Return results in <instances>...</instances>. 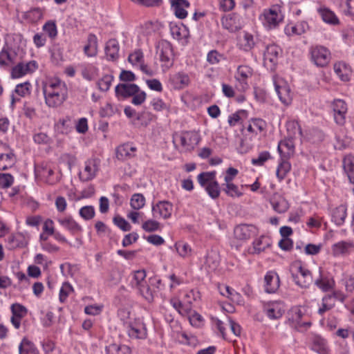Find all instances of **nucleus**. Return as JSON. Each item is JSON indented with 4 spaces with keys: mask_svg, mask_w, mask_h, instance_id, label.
I'll return each instance as SVG.
<instances>
[{
    "mask_svg": "<svg viewBox=\"0 0 354 354\" xmlns=\"http://www.w3.org/2000/svg\"><path fill=\"white\" fill-rule=\"evenodd\" d=\"M188 317L190 324L196 328H200L203 325L204 319L199 313L192 309V313L185 315Z\"/></svg>",
    "mask_w": 354,
    "mask_h": 354,
    "instance_id": "60",
    "label": "nucleus"
},
{
    "mask_svg": "<svg viewBox=\"0 0 354 354\" xmlns=\"http://www.w3.org/2000/svg\"><path fill=\"white\" fill-rule=\"evenodd\" d=\"M292 139H285L278 144L277 150L281 158H288L293 154L295 145Z\"/></svg>",
    "mask_w": 354,
    "mask_h": 354,
    "instance_id": "35",
    "label": "nucleus"
},
{
    "mask_svg": "<svg viewBox=\"0 0 354 354\" xmlns=\"http://www.w3.org/2000/svg\"><path fill=\"white\" fill-rule=\"evenodd\" d=\"M319 15L322 19L330 25H337L339 21L335 14L326 8H321L318 10Z\"/></svg>",
    "mask_w": 354,
    "mask_h": 354,
    "instance_id": "45",
    "label": "nucleus"
},
{
    "mask_svg": "<svg viewBox=\"0 0 354 354\" xmlns=\"http://www.w3.org/2000/svg\"><path fill=\"white\" fill-rule=\"evenodd\" d=\"M42 92L45 104L49 108L62 106L68 98L67 85L58 77H50L44 81Z\"/></svg>",
    "mask_w": 354,
    "mask_h": 354,
    "instance_id": "1",
    "label": "nucleus"
},
{
    "mask_svg": "<svg viewBox=\"0 0 354 354\" xmlns=\"http://www.w3.org/2000/svg\"><path fill=\"white\" fill-rule=\"evenodd\" d=\"M149 105L156 112L167 111L169 109V106L159 97H153L149 102Z\"/></svg>",
    "mask_w": 354,
    "mask_h": 354,
    "instance_id": "57",
    "label": "nucleus"
},
{
    "mask_svg": "<svg viewBox=\"0 0 354 354\" xmlns=\"http://www.w3.org/2000/svg\"><path fill=\"white\" fill-rule=\"evenodd\" d=\"M216 171L201 172L197 176V181L203 188H205L216 181Z\"/></svg>",
    "mask_w": 354,
    "mask_h": 354,
    "instance_id": "44",
    "label": "nucleus"
},
{
    "mask_svg": "<svg viewBox=\"0 0 354 354\" xmlns=\"http://www.w3.org/2000/svg\"><path fill=\"white\" fill-rule=\"evenodd\" d=\"M136 147L131 142H127L118 146L116 149V157L119 160H127L136 156Z\"/></svg>",
    "mask_w": 354,
    "mask_h": 354,
    "instance_id": "27",
    "label": "nucleus"
},
{
    "mask_svg": "<svg viewBox=\"0 0 354 354\" xmlns=\"http://www.w3.org/2000/svg\"><path fill=\"white\" fill-rule=\"evenodd\" d=\"M264 288L268 293H274L280 286L279 277L274 271H268L264 277Z\"/></svg>",
    "mask_w": 354,
    "mask_h": 354,
    "instance_id": "26",
    "label": "nucleus"
},
{
    "mask_svg": "<svg viewBox=\"0 0 354 354\" xmlns=\"http://www.w3.org/2000/svg\"><path fill=\"white\" fill-rule=\"evenodd\" d=\"M253 70L251 67L248 65H241L237 68L235 78L236 80L243 84V88H246L248 87V80L252 76Z\"/></svg>",
    "mask_w": 354,
    "mask_h": 354,
    "instance_id": "31",
    "label": "nucleus"
},
{
    "mask_svg": "<svg viewBox=\"0 0 354 354\" xmlns=\"http://www.w3.org/2000/svg\"><path fill=\"white\" fill-rule=\"evenodd\" d=\"M258 233L259 229L253 225L241 224L234 230V238L241 241H246Z\"/></svg>",
    "mask_w": 354,
    "mask_h": 354,
    "instance_id": "16",
    "label": "nucleus"
},
{
    "mask_svg": "<svg viewBox=\"0 0 354 354\" xmlns=\"http://www.w3.org/2000/svg\"><path fill=\"white\" fill-rule=\"evenodd\" d=\"M113 75L111 74L104 75L101 79L98 80L97 82V85L98 88L101 91H107L112 84L113 80Z\"/></svg>",
    "mask_w": 354,
    "mask_h": 354,
    "instance_id": "63",
    "label": "nucleus"
},
{
    "mask_svg": "<svg viewBox=\"0 0 354 354\" xmlns=\"http://www.w3.org/2000/svg\"><path fill=\"white\" fill-rule=\"evenodd\" d=\"M263 26L268 30L277 28L284 19V15L280 4H274L264 9L259 17Z\"/></svg>",
    "mask_w": 354,
    "mask_h": 354,
    "instance_id": "2",
    "label": "nucleus"
},
{
    "mask_svg": "<svg viewBox=\"0 0 354 354\" xmlns=\"http://www.w3.org/2000/svg\"><path fill=\"white\" fill-rule=\"evenodd\" d=\"M31 89L32 85L29 82H25L17 84L15 86L14 93H12L11 95L12 104H14L17 101L19 100V98L15 97V93L19 95V97H25L30 94Z\"/></svg>",
    "mask_w": 354,
    "mask_h": 354,
    "instance_id": "40",
    "label": "nucleus"
},
{
    "mask_svg": "<svg viewBox=\"0 0 354 354\" xmlns=\"http://www.w3.org/2000/svg\"><path fill=\"white\" fill-rule=\"evenodd\" d=\"M128 61L133 67L139 68L147 75H152L151 70L145 64L144 55L140 50H136L128 57Z\"/></svg>",
    "mask_w": 354,
    "mask_h": 354,
    "instance_id": "23",
    "label": "nucleus"
},
{
    "mask_svg": "<svg viewBox=\"0 0 354 354\" xmlns=\"http://www.w3.org/2000/svg\"><path fill=\"white\" fill-rule=\"evenodd\" d=\"M101 171V160L97 158L86 160L80 169L78 176L82 182H89L95 179Z\"/></svg>",
    "mask_w": 354,
    "mask_h": 354,
    "instance_id": "5",
    "label": "nucleus"
},
{
    "mask_svg": "<svg viewBox=\"0 0 354 354\" xmlns=\"http://www.w3.org/2000/svg\"><path fill=\"white\" fill-rule=\"evenodd\" d=\"M291 272L295 283L301 288H308L313 282L310 271L303 266L301 262H295L292 265Z\"/></svg>",
    "mask_w": 354,
    "mask_h": 354,
    "instance_id": "6",
    "label": "nucleus"
},
{
    "mask_svg": "<svg viewBox=\"0 0 354 354\" xmlns=\"http://www.w3.org/2000/svg\"><path fill=\"white\" fill-rule=\"evenodd\" d=\"M312 349L319 354H328L326 341L319 337H316L312 344Z\"/></svg>",
    "mask_w": 354,
    "mask_h": 354,
    "instance_id": "56",
    "label": "nucleus"
},
{
    "mask_svg": "<svg viewBox=\"0 0 354 354\" xmlns=\"http://www.w3.org/2000/svg\"><path fill=\"white\" fill-rule=\"evenodd\" d=\"M44 13L45 10L44 8L36 7L26 12L24 17L32 23H36L44 17Z\"/></svg>",
    "mask_w": 354,
    "mask_h": 354,
    "instance_id": "48",
    "label": "nucleus"
},
{
    "mask_svg": "<svg viewBox=\"0 0 354 354\" xmlns=\"http://www.w3.org/2000/svg\"><path fill=\"white\" fill-rule=\"evenodd\" d=\"M16 50L8 46H3L0 51V66L8 67L17 60Z\"/></svg>",
    "mask_w": 354,
    "mask_h": 354,
    "instance_id": "25",
    "label": "nucleus"
},
{
    "mask_svg": "<svg viewBox=\"0 0 354 354\" xmlns=\"http://www.w3.org/2000/svg\"><path fill=\"white\" fill-rule=\"evenodd\" d=\"M272 209L279 214L286 212L290 207L288 201L281 195L274 194L270 200Z\"/></svg>",
    "mask_w": 354,
    "mask_h": 354,
    "instance_id": "34",
    "label": "nucleus"
},
{
    "mask_svg": "<svg viewBox=\"0 0 354 354\" xmlns=\"http://www.w3.org/2000/svg\"><path fill=\"white\" fill-rule=\"evenodd\" d=\"M248 111L244 109H240L234 113L230 114L227 118L228 124L233 127L238 124H244L243 122L248 119Z\"/></svg>",
    "mask_w": 354,
    "mask_h": 354,
    "instance_id": "37",
    "label": "nucleus"
},
{
    "mask_svg": "<svg viewBox=\"0 0 354 354\" xmlns=\"http://www.w3.org/2000/svg\"><path fill=\"white\" fill-rule=\"evenodd\" d=\"M174 211L173 204L168 201H160L151 206L152 215L156 218L169 219Z\"/></svg>",
    "mask_w": 354,
    "mask_h": 354,
    "instance_id": "12",
    "label": "nucleus"
},
{
    "mask_svg": "<svg viewBox=\"0 0 354 354\" xmlns=\"http://www.w3.org/2000/svg\"><path fill=\"white\" fill-rule=\"evenodd\" d=\"M175 248L178 254L183 258L189 257L192 254L191 246L184 241L176 243Z\"/></svg>",
    "mask_w": 354,
    "mask_h": 354,
    "instance_id": "58",
    "label": "nucleus"
},
{
    "mask_svg": "<svg viewBox=\"0 0 354 354\" xmlns=\"http://www.w3.org/2000/svg\"><path fill=\"white\" fill-rule=\"evenodd\" d=\"M315 284L322 291L328 292L333 289L335 283L333 278L320 276L315 280Z\"/></svg>",
    "mask_w": 354,
    "mask_h": 354,
    "instance_id": "51",
    "label": "nucleus"
},
{
    "mask_svg": "<svg viewBox=\"0 0 354 354\" xmlns=\"http://www.w3.org/2000/svg\"><path fill=\"white\" fill-rule=\"evenodd\" d=\"M305 314L300 306L292 307L287 314V322L292 327L297 330L306 328L310 324L305 319Z\"/></svg>",
    "mask_w": 354,
    "mask_h": 354,
    "instance_id": "9",
    "label": "nucleus"
},
{
    "mask_svg": "<svg viewBox=\"0 0 354 354\" xmlns=\"http://www.w3.org/2000/svg\"><path fill=\"white\" fill-rule=\"evenodd\" d=\"M98 52L97 38L93 34H90L87 43L84 47V53L87 57H95Z\"/></svg>",
    "mask_w": 354,
    "mask_h": 354,
    "instance_id": "39",
    "label": "nucleus"
},
{
    "mask_svg": "<svg viewBox=\"0 0 354 354\" xmlns=\"http://www.w3.org/2000/svg\"><path fill=\"white\" fill-rule=\"evenodd\" d=\"M271 243L272 241L269 236L261 235L253 241L250 252L253 254H259L268 248Z\"/></svg>",
    "mask_w": 354,
    "mask_h": 354,
    "instance_id": "28",
    "label": "nucleus"
},
{
    "mask_svg": "<svg viewBox=\"0 0 354 354\" xmlns=\"http://www.w3.org/2000/svg\"><path fill=\"white\" fill-rule=\"evenodd\" d=\"M147 274L144 270L135 271L131 281V286L148 301H151L154 297L155 290L151 288L149 279H146Z\"/></svg>",
    "mask_w": 354,
    "mask_h": 354,
    "instance_id": "3",
    "label": "nucleus"
},
{
    "mask_svg": "<svg viewBox=\"0 0 354 354\" xmlns=\"http://www.w3.org/2000/svg\"><path fill=\"white\" fill-rule=\"evenodd\" d=\"M266 128V121L261 118H250L245 124H243V128L241 131L243 133L247 132L249 135L254 136L263 131Z\"/></svg>",
    "mask_w": 354,
    "mask_h": 354,
    "instance_id": "18",
    "label": "nucleus"
},
{
    "mask_svg": "<svg viewBox=\"0 0 354 354\" xmlns=\"http://www.w3.org/2000/svg\"><path fill=\"white\" fill-rule=\"evenodd\" d=\"M334 72L337 77L344 82H348L351 79L352 70L351 66L344 62H337L333 66Z\"/></svg>",
    "mask_w": 354,
    "mask_h": 354,
    "instance_id": "30",
    "label": "nucleus"
},
{
    "mask_svg": "<svg viewBox=\"0 0 354 354\" xmlns=\"http://www.w3.org/2000/svg\"><path fill=\"white\" fill-rule=\"evenodd\" d=\"M36 176L40 177L42 180L48 183H53L51 178L54 174L53 168L48 164H42L35 169Z\"/></svg>",
    "mask_w": 354,
    "mask_h": 354,
    "instance_id": "42",
    "label": "nucleus"
},
{
    "mask_svg": "<svg viewBox=\"0 0 354 354\" xmlns=\"http://www.w3.org/2000/svg\"><path fill=\"white\" fill-rule=\"evenodd\" d=\"M332 109L335 122L339 125L344 124L348 111L346 102L342 100L336 99L332 104Z\"/></svg>",
    "mask_w": 354,
    "mask_h": 354,
    "instance_id": "19",
    "label": "nucleus"
},
{
    "mask_svg": "<svg viewBox=\"0 0 354 354\" xmlns=\"http://www.w3.org/2000/svg\"><path fill=\"white\" fill-rule=\"evenodd\" d=\"M254 46V37L252 34L244 32L241 34L238 39V46L244 51L250 50Z\"/></svg>",
    "mask_w": 354,
    "mask_h": 354,
    "instance_id": "41",
    "label": "nucleus"
},
{
    "mask_svg": "<svg viewBox=\"0 0 354 354\" xmlns=\"http://www.w3.org/2000/svg\"><path fill=\"white\" fill-rule=\"evenodd\" d=\"M309 53L310 61L317 67H326L331 60L330 50L324 46L316 45L312 46Z\"/></svg>",
    "mask_w": 354,
    "mask_h": 354,
    "instance_id": "7",
    "label": "nucleus"
},
{
    "mask_svg": "<svg viewBox=\"0 0 354 354\" xmlns=\"http://www.w3.org/2000/svg\"><path fill=\"white\" fill-rule=\"evenodd\" d=\"M118 316L122 322L124 327L137 318L135 317L130 308H120L118 313Z\"/></svg>",
    "mask_w": 354,
    "mask_h": 354,
    "instance_id": "54",
    "label": "nucleus"
},
{
    "mask_svg": "<svg viewBox=\"0 0 354 354\" xmlns=\"http://www.w3.org/2000/svg\"><path fill=\"white\" fill-rule=\"evenodd\" d=\"M59 224L72 235H77L82 232V227L71 215L57 218Z\"/></svg>",
    "mask_w": 354,
    "mask_h": 354,
    "instance_id": "22",
    "label": "nucleus"
},
{
    "mask_svg": "<svg viewBox=\"0 0 354 354\" xmlns=\"http://www.w3.org/2000/svg\"><path fill=\"white\" fill-rule=\"evenodd\" d=\"M189 7V1H171V8L176 17L185 19L187 16L186 9Z\"/></svg>",
    "mask_w": 354,
    "mask_h": 354,
    "instance_id": "43",
    "label": "nucleus"
},
{
    "mask_svg": "<svg viewBox=\"0 0 354 354\" xmlns=\"http://www.w3.org/2000/svg\"><path fill=\"white\" fill-rule=\"evenodd\" d=\"M288 158H281L277 168L276 175L279 181L285 178L291 169L290 163L287 160Z\"/></svg>",
    "mask_w": 354,
    "mask_h": 354,
    "instance_id": "50",
    "label": "nucleus"
},
{
    "mask_svg": "<svg viewBox=\"0 0 354 354\" xmlns=\"http://www.w3.org/2000/svg\"><path fill=\"white\" fill-rule=\"evenodd\" d=\"M287 130L291 138H297L302 136L301 128L297 121L292 120L287 123Z\"/></svg>",
    "mask_w": 354,
    "mask_h": 354,
    "instance_id": "55",
    "label": "nucleus"
},
{
    "mask_svg": "<svg viewBox=\"0 0 354 354\" xmlns=\"http://www.w3.org/2000/svg\"><path fill=\"white\" fill-rule=\"evenodd\" d=\"M308 29V25L306 21H301L297 24L289 23L284 28V32L288 36L301 35Z\"/></svg>",
    "mask_w": 354,
    "mask_h": 354,
    "instance_id": "29",
    "label": "nucleus"
},
{
    "mask_svg": "<svg viewBox=\"0 0 354 354\" xmlns=\"http://www.w3.org/2000/svg\"><path fill=\"white\" fill-rule=\"evenodd\" d=\"M120 46L116 39H109L105 46V54L108 60L115 61L119 57Z\"/></svg>",
    "mask_w": 354,
    "mask_h": 354,
    "instance_id": "36",
    "label": "nucleus"
},
{
    "mask_svg": "<svg viewBox=\"0 0 354 354\" xmlns=\"http://www.w3.org/2000/svg\"><path fill=\"white\" fill-rule=\"evenodd\" d=\"M19 354H39V352L30 340L24 337L19 345Z\"/></svg>",
    "mask_w": 354,
    "mask_h": 354,
    "instance_id": "46",
    "label": "nucleus"
},
{
    "mask_svg": "<svg viewBox=\"0 0 354 354\" xmlns=\"http://www.w3.org/2000/svg\"><path fill=\"white\" fill-rule=\"evenodd\" d=\"M170 32L172 37L176 40H181L186 36V30L184 26L171 24Z\"/></svg>",
    "mask_w": 354,
    "mask_h": 354,
    "instance_id": "64",
    "label": "nucleus"
},
{
    "mask_svg": "<svg viewBox=\"0 0 354 354\" xmlns=\"http://www.w3.org/2000/svg\"><path fill=\"white\" fill-rule=\"evenodd\" d=\"M346 207L344 205L334 209L332 212V221L337 225H342L346 217Z\"/></svg>",
    "mask_w": 354,
    "mask_h": 354,
    "instance_id": "47",
    "label": "nucleus"
},
{
    "mask_svg": "<svg viewBox=\"0 0 354 354\" xmlns=\"http://www.w3.org/2000/svg\"><path fill=\"white\" fill-rule=\"evenodd\" d=\"M281 53V50L279 46L274 44L268 45L263 55L264 65L272 70L278 62Z\"/></svg>",
    "mask_w": 354,
    "mask_h": 354,
    "instance_id": "17",
    "label": "nucleus"
},
{
    "mask_svg": "<svg viewBox=\"0 0 354 354\" xmlns=\"http://www.w3.org/2000/svg\"><path fill=\"white\" fill-rule=\"evenodd\" d=\"M15 163V156L12 152L0 155V170H6L12 167Z\"/></svg>",
    "mask_w": 354,
    "mask_h": 354,
    "instance_id": "53",
    "label": "nucleus"
},
{
    "mask_svg": "<svg viewBox=\"0 0 354 354\" xmlns=\"http://www.w3.org/2000/svg\"><path fill=\"white\" fill-rule=\"evenodd\" d=\"M106 354H131L129 346L124 344H111L105 348Z\"/></svg>",
    "mask_w": 354,
    "mask_h": 354,
    "instance_id": "49",
    "label": "nucleus"
},
{
    "mask_svg": "<svg viewBox=\"0 0 354 354\" xmlns=\"http://www.w3.org/2000/svg\"><path fill=\"white\" fill-rule=\"evenodd\" d=\"M275 91L280 101L284 104L291 102V92L288 82L282 77L275 75L273 77Z\"/></svg>",
    "mask_w": 354,
    "mask_h": 354,
    "instance_id": "11",
    "label": "nucleus"
},
{
    "mask_svg": "<svg viewBox=\"0 0 354 354\" xmlns=\"http://www.w3.org/2000/svg\"><path fill=\"white\" fill-rule=\"evenodd\" d=\"M38 68V64L35 60L27 62H19L12 68V78H21L26 75L34 73Z\"/></svg>",
    "mask_w": 354,
    "mask_h": 354,
    "instance_id": "13",
    "label": "nucleus"
},
{
    "mask_svg": "<svg viewBox=\"0 0 354 354\" xmlns=\"http://www.w3.org/2000/svg\"><path fill=\"white\" fill-rule=\"evenodd\" d=\"M263 309V313L270 319H278L285 313L286 306L281 301H274L266 303Z\"/></svg>",
    "mask_w": 354,
    "mask_h": 354,
    "instance_id": "14",
    "label": "nucleus"
},
{
    "mask_svg": "<svg viewBox=\"0 0 354 354\" xmlns=\"http://www.w3.org/2000/svg\"><path fill=\"white\" fill-rule=\"evenodd\" d=\"M138 88L135 84H120L115 86V91L118 97L127 98L132 97Z\"/></svg>",
    "mask_w": 354,
    "mask_h": 354,
    "instance_id": "33",
    "label": "nucleus"
},
{
    "mask_svg": "<svg viewBox=\"0 0 354 354\" xmlns=\"http://www.w3.org/2000/svg\"><path fill=\"white\" fill-rule=\"evenodd\" d=\"M354 252V243L352 241H340L331 246L333 257H346Z\"/></svg>",
    "mask_w": 354,
    "mask_h": 354,
    "instance_id": "20",
    "label": "nucleus"
},
{
    "mask_svg": "<svg viewBox=\"0 0 354 354\" xmlns=\"http://www.w3.org/2000/svg\"><path fill=\"white\" fill-rule=\"evenodd\" d=\"M223 191L225 193L231 197H241L243 196V192L239 190V187L233 183L223 184Z\"/></svg>",
    "mask_w": 354,
    "mask_h": 354,
    "instance_id": "62",
    "label": "nucleus"
},
{
    "mask_svg": "<svg viewBox=\"0 0 354 354\" xmlns=\"http://www.w3.org/2000/svg\"><path fill=\"white\" fill-rule=\"evenodd\" d=\"M156 54L160 62L165 64H171L174 55L171 44L167 40H160L156 44Z\"/></svg>",
    "mask_w": 354,
    "mask_h": 354,
    "instance_id": "15",
    "label": "nucleus"
},
{
    "mask_svg": "<svg viewBox=\"0 0 354 354\" xmlns=\"http://www.w3.org/2000/svg\"><path fill=\"white\" fill-rule=\"evenodd\" d=\"M74 291V289L71 283L64 282L62 283L59 290V299L61 303H64L68 296Z\"/></svg>",
    "mask_w": 354,
    "mask_h": 354,
    "instance_id": "61",
    "label": "nucleus"
},
{
    "mask_svg": "<svg viewBox=\"0 0 354 354\" xmlns=\"http://www.w3.org/2000/svg\"><path fill=\"white\" fill-rule=\"evenodd\" d=\"M169 82L174 89L181 90L189 84L190 80L187 74L178 72L169 75Z\"/></svg>",
    "mask_w": 354,
    "mask_h": 354,
    "instance_id": "24",
    "label": "nucleus"
},
{
    "mask_svg": "<svg viewBox=\"0 0 354 354\" xmlns=\"http://www.w3.org/2000/svg\"><path fill=\"white\" fill-rule=\"evenodd\" d=\"M124 328L129 338L132 339H145L147 336L146 326L141 318H136Z\"/></svg>",
    "mask_w": 354,
    "mask_h": 354,
    "instance_id": "10",
    "label": "nucleus"
},
{
    "mask_svg": "<svg viewBox=\"0 0 354 354\" xmlns=\"http://www.w3.org/2000/svg\"><path fill=\"white\" fill-rule=\"evenodd\" d=\"M343 166L350 182L354 184V157L346 156L343 160Z\"/></svg>",
    "mask_w": 354,
    "mask_h": 354,
    "instance_id": "52",
    "label": "nucleus"
},
{
    "mask_svg": "<svg viewBox=\"0 0 354 354\" xmlns=\"http://www.w3.org/2000/svg\"><path fill=\"white\" fill-rule=\"evenodd\" d=\"M145 198L142 194H134L130 200V205L134 210H139L145 205Z\"/></svg>",
    "mask_w": 354,
    "mask_h": 354,
    "instance_id": "59",
    "label": "nucleus"
},
{
    "mask_svg": "<svg viewBox=\"0 0 354 354\" xmlns=\"http://www.w3.org/2000/svg\"><path fill=\"white\" fill-rule=\"evenodd\" d=\"M199 298L200 293L198 291L189 290L185 294L182 301L177 297H172L170 299V304L180 315H186L192 313L194 301Z\"/></svg>",
    "mask_w": 354,
    "mask_h": 354,
    "instance_id": "4",
    "label": "nucleus"
},
{
    "mask_svg": "<svg viewBox=\"0 0 354 354\" xmlns=\"http://www.w3.org/2000/svg\"><path fill=\"white\" fill-rule=\"evenodd\" d=\"M221 24L223 28L230 32H235L241 28L239 16L229 15L223 17L221 19Z\"/></svg>",
    "mask_w": 354,
    "mask_h": 354,
    "instance_id": "32",
    "label": "nucleus"
},
{
    "mask_svg": "<svg viewBox=\"0 0 354 354\" xmlns=\"http://www.w3.org/2000/svg\"><path fill=\"white\" fill-rule=\"evenodd\" d=\"M201 137L195 131H183L174 138V142H178L183 151H191L199 143Z\"/></svg>",
    "mask_w": 354,
    "mask_h": 354,
    "instance_id": "8",
    "label": "nucleus"
},
{
    "mask_svg": "<svg viewBox=\"0 0 354 354\" xmlns=\"http://www.w3.org/2000/svg\"><path fill=\"white\" fill-rule=\"evenodd\" d=\"M80 66L81 68V75L86 80L91 81L98 75L99 69L93 64L84 63L81 64Z\"/></svg>",
    "mask_w": 354,
    "mask_h": 354,
    "instance_id": "38",
    "label": "nucleus"
},
{
    "mask_svg": "<svg viewBox=\"0 0 354 354\" xmlns=\"http://www.w3.org/2000/svg\"><path fill=\"white\" fill-rule=\"evenodd\" d=\"M30 235L27 232H17L7 238L8 247L10 250L24 248L29 242Z\"/></svg>",
    "mask_w": 354,
    "mask_h": 354,
    "instance_id": "21",
    "label": "nucleus"
}]
</instances>
